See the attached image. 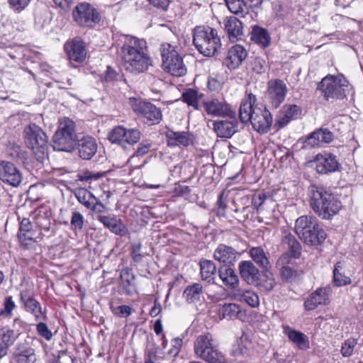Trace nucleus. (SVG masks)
I'll return each instance as SVG.
<instances>
[{"label": "nucleus", "instance_id": "obj_12", "mask_svg": "<svg viewBox=\"0 0 363 363\" xmlns=\"http://www.w3.org/2000/svg\"><path fill=\"white\" fill-rule=\"evenodd\" d=\"M140 135V131L138 129H127L123 126H117L109 133L108 140L113 143L120 145L123 148H127L128 145L137 143Z\"/></svg>", "mask_w": 363, "mask_h": 363}, {"label": "nucleus", "instance_id": "obj_18", "mask_svg": "<svg viewBox=\"0 0 363 363\" xmlns=\"http://www.w3.org/2000/svg\"><path fill=\"white\" fill-rule=\"evenodd\" d=\"M68 58L76 62H82L86 57V50L82 40L74 38L66 42L64 46Z\"/></svg>", "mask_w": 363, "mask_h": 363}, {"label": "nucleus", "instance_id": "obj_60", "mask_svg": "<svg viewBox=\"0 0 363 363\" xmlns=\"http://www.w3.org/2000/svg\"><path fill=\"white\" fill-rule=\"evenodd\" d=\"M284 109V111L287 113L292 120L296 118L301 113L300 108L294 104L286 105Z\"/></svg>", "mask_w": 363, "mask_h": 363}, {"label": "nucleus", "instance_id": "obj_25", "mask_svg": "<svg viewBox=\"0 0 363 363\" xmlns=\"http://www.w3.org/2000/svg\"><path fill=\"white\" fill-rule=\"evenodd\" d=\"M233 121L219 120L213 123V128L219 138H230L238 131L236 117Z\"/></svg>", "mask_w": 363, "mask_h": 363}, {"label": "nucleus", "instance_id": "obj_10", "mask_svg": "<svg viewBox=\"0 0 363 363\" xmlns=\"http://www.w3.org/2000/svg\"><path fill=\"white\" fill-rule=\"evenodd\" d=\"M74 21L80 26L92 28L101 20L99 13L88 3H80L73 10Z\"/></svg>", "mask_w": 363, "mask_h": 363}, {"label": "nucleus", "instance_id": "obj_1", "mask_svg": "<svg viewBox=\"0 0 363 363\" xmlns=\"http://www.w3.org/2000/svg\"><path fill=\"white\" fill-rule=\"evenodd\" d=\"M121 55L125 70L134 75L145 72L152 65L147 43L143 38L124 35Z\"/></svg>", "mask_w": 363, "mask_h": 363}, {"label": "nucleus", "instance_id": "obj_47", "mask_svg": "<svg viewBox=\"0 0 363 363\" xmlns=\"http://www.w3.org/2000/svg\"><path fill=\"white\" fill-rule=\"evenodd\" d=\"M287 335L289 339L297 345L300 349H306L308 347V340L303 333L295 330H290Z\"/></svg>", "mask_w": 363, "mask_h": 363}, {"label": "nucleus", "instance_id": "obj_29", "mask_svg": "<svg viewBox=\"0 0 363 363\" xmlns=\"http://www.w3.org/2000/svg\"><path fill=\"white\" fill-rule=\"evenodd\" d=\"M316 221L311 217L307 216H302L298 218L295 223V232L296 235L301 238L305 237L309 238V231L315 229L314 224Z\"/></svg>", "mask_w": 363, "mask_h": 363}, {"label": "nucleus", "instance_id": "obj_24", "mask_svg": "<svg viewBox=\"0 0 363 363\" xmlns=\"http://www.w3.org/2000/svg\"><path fill=\"white\" fill-rule=\"evenodd\" d=\"M242 279L248 284L257 285L259 272L251 261H241L238 265Z\"/></svg>", "mask_w": 363, "mask_h": 363}, {"label": "nucleus", "instance_id": "obj_55", "mask_svg": "<svg viewBox=\"0 0 363 363\" xmlns=\"http://www.w3.org/2000/svg\"><path fill=\"white\" fill-rule=\"evenodd\" d=\"M306 148H313L320 146L315 130L308 135L303 141Z\"/></svg>", "mask_w": 363, "mask_h": 363}, {"label": "nucleus", "instance_id": "obj_57", "mask_svg": "<svg viewBox=\"0 0 363 363\" xmlns=\"http://www.w3.org/2000/svg\"><path fill=\"white\" fill-rule=\"evenodd\" d=\"M15 307L12 296H7L4 302V308L0 311V315H10Z\"/></svg>", "mask_w": 363, "mask_h": 363}, {"label": "nucleus", "instance_id": "obj_31", "mask_svg": "<svg viewBox=\"0 0 363 363\" xmlns=\"http://www.w3.org/2000/svg\"><path fill=\"white\" fill-rule=\"evenodd\" d=\"M218 276L223 283L229 288L235 290L239 284V278L235 270L229 265L220 267L218 269Z\"/></svg>", "mask_w": 363, "mask_h": 363}, {"label": "nucleus", "instance_id": "obj_43", "mask_svg": "<svg viewBox=\"0 0 363 363\" xmlns=\"http://www.w3.org/2000/svg\"><path fill=\"white\" fill-rule=\"evenodd\" d=\"M17 337L14 331L8 327L0 329V344L6 346L7 350L14 343Z\"/></svg>", "mask_w": 363, "mask_h": 363}, {"label": "nucleus", "instance_id": "obj_34", "mask_svg": "<svg viewBox=\"0 0 363 363\" xmlns=\"http://www.w3.org/2000/svg\"><path fill=\"white\" fill-rule=\"evenodd\" d=\"M282 244L287 247L290 257L298 258L301 253V245L296 238L290 233L285 232L282 238Z\"/></svg>", "mask_w": 363, "mask_h": 363}, {"label": "nucleus", "instance_id": "obj_40", "mask_svg": "<svg viewBox=\"0 0 363 363\" xmlns=\"http://www.w3.org/2000/svg\"><path fill=\"white\" fill-rule=\"evenodd\" d=\"M203 94L199 93L194 89H189L182 94L183 101L192 106L194 109L200 108L199 101L202 99Z\"/></svg>", "mask_w": 363, "mask_h": 363}, {"label": "nucleus", "instance_id": "obj_45", "mask_svg": "<svg viewBox=\"0 0 363 363\" xmlns=\"http://www.w3.org/2000/svg\"><path fill=\"white\" fill-rule=\"evenodd\" d=\"M240 311V306L235 303H225L219 309V313L223 318L234 319Z\"/></svg>", "mask_w": 363, "mask_h": 363}, {"label": "nucleus", "instance_id": "obj_8", "mask_svg": "<svg viewBox=\"0 0 363 363\" xmlns=\"http://www.w3.org/2000/svg\"><path fill=\"white\" fill-rule=\"evenodd\" d=\"M163 69L173 76L180 77L186 74V68L182 57L175 48L169 43H164L160 47Z\"/></svg>", "mask_w": 363, "mask_h": 363}, {"label": "nucleus", "instance_id": "obj_26", "mask_svg": "<svg viewBox=\"0 0 363 363\" xmlns=\"http://www.w3.org/2000/svg\"><path fill=\"white\" fill-rule=\"evenodd\" d=\"M247 55V51L242 45H233L228 52L225 63L229 69L238 68L246 59Z\"/></svg>", "mask_w": 363, "mask_h": 363}, {"label": "nucleus", "instance_id": "obj_36", "mask_svg": "<svg viewBox=\"0 0 363 363\" xmlns=\"http://www.w3.org/2000/svg\"><path fill=\"white\" fill-rule=\"evenodd\" d=\"M73 193L78 202L87 209L89 210L90 208L94 207V203L97 198L88 189L78 187L74 189Z\"/></svg>", "mask_w": 363, "mask_h": 363}, {"label": "nucleus", "instance_id": "obj_39", "mask_svg": "<svg viewBox=\"0 0 363 363\" xmlns=\"http://www.w3.org/2000/svg\"><path fill=\"white\" fill-rule=\"evenodd\" d=\"M250 39L263 48H267L270 44V37L267 30L258 26L252 27Z\"/></svg>", "mask_w": 363, "mask_h": 363}, {"label": "nucleus", "instance_id": "obj_33", "mask_svg": "<svg viewBox=\"0 0 363 363\" xmlns=\"http://www.w3.org/2000/svg\"><path fill=\"white\" fill-rule=\"evenodd\" d=\"M249 255L261 269L267 271L271 267L269 257L262 247H251L249 250Z\"/></svg>", "mask_w": 363, "mask_h": 363}, {"label": "nucleus", "instance_id": "obj_13", "mask_svg": "<svg viewBox=\"0 0 363 363\" xmlns=\"http://www.w3.org/2000/svg\"><path fill=\"white\" fill-rule=\"evenodd\" d=\"M20 301L26 312L32 314L35 320L47 319L46 310L43 311L41 304L35 298L33 294L29 290H22L20 293Z\"/></svg>", "mask_w": 363, "mask_h": 363}, {"label": "nucleus", "instance_id": "obj_52", "mask_svg": "<svg viewBox=\"0 0 363 363\" xmlns=\"http://www.w3.org/2000/svg\"><path fill=\"white\" fill-rule=\"evenodd\" d=\"M70 224L73 230H82L84 224L82 214L78 211H74L72 215Z\"/></svg>", "mask_w": 363, "mask_h": 363}, {"label": "nucleus", "instance_id": "obj_56", "mask_svg": "<svg viewBox=\"0 0 363 363\" xmlns=\"http://www.w3.org/2000/svg\"><path fill=\"white\" fill-rule=\"evenodd\" d=\"M36 225L40 230L50 232L52 221L49 217L40 216L36 219Z\"/></svg>", "mask_w": 363, "mask_h": 363}, {"label": "nucleus", "instance_id": "obj_35", "mask_svg": "<svg viewBox=\"0 0 363 363\" xmlns=\"http://www.w3.org/2000/svg\"><path fill=\"white\" fill-rule=\"evenodd\" d=\"M315 229L309 231V239L305 237H301L300 239L308 245H318L322 244L326 238V233L325 230L320 228L316 222L315 224Z\"/></svg>", "mask_w": 363, "mask_h": 363}, {"label": "nucleus", "instance_id": "obj_20", "mask_svg": "<svg viewBox=\"0 0 363 363\" xmlns=\"http://www.w3.org/2000/svg\"><path fill=\"white\" fill-rule=\"evenodd\" d=\"M240 254L233 247L225 244H220L213 252V258L225 265H233Z\"/></svg>", "mask_w": 363, "mask_h": 363}, {"label": "nucleus", "instance_id": "obj_30", "mask_svg": "<svg viewBox=\"0 0 363 363\" xmlns=\"http://www.w3.org/2000/svg\"><path fill=\"white\" fill-rule=\"evenodd\" d=\"M203 294V286L200 283H194L185 288L183 296L187 303H196L204 298Z\"/></svg>", "mask_w": 363, "mask_h": 363}, {"label": "nucleus", "instance_id": "obj_54", "mask_svg": "<svg viewBox=\"0 0 363 363\" xmlns=\"http://www.w3.org/2000/svg\"><path fill=\"white\" fill-rule=\"evenodd\" d=\"M36 330L41 337H43L48 341H50L52 338V333L48 328L47 324L43 322H40L36 325Z\"/></svg>", "mask_w": 363, "mask_h": 363}, {"label": "nucleus", "instance_id": "obj_48", "mask_svg": "<svg viewBox=\"0 0 363 363\" xmlns=\"http://www.w3.org/2000/svg\"><path fill=\"white\" fill-rule=\"evenodd\" d=\"M18 238L22 245L28 246L32 242H37L38 239H41L42 233L33 228L22 235H18Z\"/></svg>", "mask_w": 363, "mask_h": 363}, {"label": "nucleus", "instance_id": "obj_6", "mask_svg": "<svg viewBox=\"0 0 363 363\" xmlns=\"http://www.w3.org/2000/svg\"><path fill=\"white\" fill-rule=\"evenodd\" d=\"M196 355L208 363H226L225 358L220 352L211 333L200 335L194 342Z\"/></svg>", "mask_w": 363, "mask_h": 363}, {"label": "nucleus", "instance_id": "obj_46", "mask_svg": "<svg viewBox=\"0 0 363 363\" xmlns=\"http://www.w3.org/2000/svg\"><path fill=\"white\" fill-rule=\"evenodd\" d=\"M342 269L341 262H337L333 270V281L337 286H342L351 283V279L341 273Z\"/></svg>", "mask_w": 363, "mask_h": 363}, {"label": "nucleus", "instance_id": "obj_9", "mask_svg": "<svg viewBox=\"0 0 363 363\" xmlns=\"http://www.w3.org/2000/svg\"><path fill=\"white\" fill-rule=\"evenodd\" d=\"M130 103L133 111L140 115L145 123L157 124L162 120L161 110L153 104L137 99H130Z\"/></svg>", "mask_w": 363, "mask_h": 363}, {"label": "nucleus", "instance_id": "obj_62", "mask_svg": "<svg viewBox=\"0 0 363 363\" xmlns=\"http://www.w3.org/2000/svg\"><path fill=\"white\" fill-rule=\"evenodd\" d=\"M142 245L140 243L133 244L131 249V256L135 262L142 261L143 255L140 253Z\"/></svg>", "mask_w": 363, "mask_h": 363}, {"label": "nucleus", "instance_id": "obj_14", "mask_svg": "<svg viewBox=\"0 0 363 363\" xmlns=\"http://www.w3.org/2000/svg\"><path fill=\"white\" fill-rule=\"evenodd\" d=\"M0 180L12 187L18 186L23 180V175L18 167L12 162L0 161Z\"/></svg>", "mask_w": 363, "mask_h": 363}, {"label": "nucleus", "instance_id": "obj_49", "mask_svg": "<svg viewBox=\"0 0 363 363\" xmlns=\"http://www.w3.org/2000/svg\"><path fill=\"white\" fill-rule=\"evenodd\" d=\"M250 67L257 74H263L267 69V63L265 57L254 56L250 60Z\"/></svg>", "mask_w": 363, "mask_h": 363}, {"label": "nucleus", "instance_id": "obj_22", "mask_svg": "<svg viewBox=\"0 0 363 363\" xmlns=\"http://www.w3.org/2000/svg\"><path fill=\"white\" fill-rule=\"evenodd\" d=\"M224 29L232 43L241 40L244 38L242 23L235 16H230L224 21Z\"/></svg>", "mask_w": 363, "mask_h": 363}, {"label": "nucleus", "instance_id": "obj_42", "mask_svg": "<svg viewBox=\"0 0 363 363\" xmlns=\"http://www.w3.org/2000/svg\"><path fill=\"white\" fill-rule=\"evenodd\" d=\"M15 357L18 363H34L37 359L35 350L31 347L20 350Z\"/></svg>", "mask_w": 363, "mask_h": 363}, {"label": "nucleus", "instance_id": "obj_17", "mask_svg": "<svg viewBox=\"0 0 363 363\" xmlns=\"http://www.w3.org/2000/svg\"><path fill=\"white\" fill-rule=\"evenodd\" d=\"M315 169L319 174H328L341 168L336 156L330 153L318 154L314 160Z\"/></svg>", "mask_w": 363, "mask_h": 363}, {"label": "nucleus", "instance_id": "obj_3", "mask_svg": "<svg viewBox=\"0 0 363 363\" xmlns=\"http://www.w3.org/2000/svg\"><path fill=\"white\" fill-rule=\"evenodd\" d=\"M23 138L26 146L30 149L36 160L43 164L48 158V137L43 129L35 123H30L23 130Z\"/></svg>", "mask_w": 363, "mask_h": 363}, {"label": "nucleus", "instance_id": "obj_16", "mask_svg": "<svg viewBox=\"0 0 363 363\" xmlns=\"http://www.w3.org/2000/svg\"><path fill=\"white\" fill-rule=\"evenodd\" d=\"M287 86L279 79H272L267 83V95L273 106L277 108L285 99Z\"/></svg>", "mask_w": 363, "mask_h": 363}, {"label": "nucleus", "instance_id": "obj_38", "mask_svg": "<svg viewBox=\"0 0 363 363\" xmlns=\"http://www.w3.org/2000/svg\"><path fill=\"white\" fill-rule=\"evenodd\" d=\"M169 145L175 146L182 145L188 146L191 142L190 136L187 132H175L168 130L166 133Z\"/></svg>", "mask_w": 363, "mask_h": 363}, {"label": "nucleus", "instance_id": "obj_19", "mask_svg": "<svg viewBox=\"0 0 363 363\" xmlns=\"http://www.w3.org/2000/svg\"><path fill=\"white\" fill-rule=\"evenodd\" d=\"M203 107L208 114L216 116H228L230 118H235L236 117L235 111L232 110L230 105L225 101L213 99L205 102Z\"/></svg>", "mask_w": 363, "mask_h": 363}, {"label": "nucleus", "instance_id": "obj_7", "mask_svg": "<svg viewBox=\"0 0 363 363\" xmlns=\"http://www.w3.org/2000/svg\"><path fill=\"white\" fill-rule=\"evenodd\" d=\"M348 81L343 75L325 77L318 84L317 89L326 100L342 99L347 96Z\"/></svg>", "mask_w": 363, "mask_h": 363}, {"label": "nucleus", "instance_id": "obj_4", "mask_svg": "<svg viewBox=\"0 0 363 363\" xmlns=\"http://www.w3.org/2000/svg\"><path fill=\"white\" fill-rule=\"evenodd\" d=\"M193 43L203 56L216 55L221 47L220 38L216 29L210 26H199L194 29Z\"/></svg>", "mask_w": 363, "mask_h": 363}, {"label": "nucleus", "instance_id": "obj_15", "mask_svg": "<svg viewBox=\"0 0 363 363\" xmlns=\"http://www.w3.org/2000/svg\"><path fill=\"white\" fill-rule=\"evenodd\" d=\"M250 123L253 128L259 133H267L272 124V116L266 108H255Z\"/></svg>", "mask_w": 363, "mask_h": 363}, {"label": "nucleus", "instance_id": "obj_2", "mask_svg": "<svg viewBox=\"0 0 363 363\" xmlns=\"http://www.w3.org/2000/svg\"><path fill=\"white\" fill-rule=\"evenodd\" d=\"M311 206L323 219H330L341 209L340 201L323 187L312 186L310 190Z\"/></svg>", "mask_w": 363, "mask_h": 363}, {"label": "nucleus", "instance_id": "obj_37", "mask_svg": "<svg viewBox=\"0 0 363 363\" xmlns=\"http://www.w3.org/2000/svg\"><path fill=\"white\" fill-rule=\"evenodd\" d=\"M199 266L201 279L208 283L213 282L216 272L214 262L208 259H201Z\"/></svg>", "mask_w": 363, "mask_h": 363}, {"label": "nucleus", "instance_id": "obj_59", "mask_svg": "<svg viewBox=\"0 0 363 363\" xmlns=\"http://www.w3.org/2000/svg\"><path fill=\"white\" fill-rule=\"evenodd\" d=\"M31 0H8V2L13 10L21 11L30 2Z\"/></svg>", "mask_w": 363, "mask_h": 363}, {"label": "nucleus", "instance_id": "obj_58", "mask_svg": "<svg viewBox=\"0 0 363 363\" xmlns=\"http://www.w3.org/2000/svg\"><path fill=\"white\" fill-rule=\"evenodd\" d=\"M132 308L127 305H121L115 308H112L113 314L118 317H128L132 313Z\"/></svg>", "mask_w": 363, "mask_h": 363}, {"label": "nucleus", "instance_id": "obj_23", "mask_svg": "<svg viewBox=\"0 0 363 363\" xmlns=\"http://www.w3.org/2000/svg\"><path fill=\"white\" fill-rule=\"evenodd\" d=\"M329 303V294L327 289L319 288L311 294L305 300L303 306L306 311H313L320 305H326Z\"/></svg>", "mask_w": 363, "mask_h": 363}, {"label": "nucleus", "instance_id": "obj_27", "mask_svg": "<svg viewBox=\"0 0 363 363\" xmlns=\"http://www.w3.org/2000/svg\"><path fill=\"white\" fill-rule=\"evenodd\" d=\"M97 220L101 223L104 227L109 229V230L120 236L125 235L128 230L125 225H123L121 219H118L116 216H104L99 215Z\"/></svg>", "mask_w": 363, "mask_h": 363}, {"label": "nucleus", "instance_id": "obj_50", "mask_svg": "<svg viewBox=\"0 0 363 363\" xmlns=\"http://www.w3.org/2000/svg\"><path fill=\"white\" fill-rule=\"evenodd\" d=\"M228 9L235 14L245 12L246 3L244 0H225Z\"/></svg>", "mask_w": 363, "mask_h": 363}, {"label": "nucleus", "instance_id": "obj_61", "mask_svg": "<svg viewBox=\"0 0 363 363\" xmlns=\"http://www.w3.org/2000/svg\"><path fill=\"white\" fill-rule=\"evenodd\" d=\"M291 120L292 119L291 117L284 111L277 117L275 126H277L278 129L282 128L286 126Z\"/></svg>", "mask_w": 363, "mask_h": 363}, {"label": "nucleus", "instance_id": "obj_53", "mask_svg": "<svg viewBox=\"0 0 363 363\" xmlns=\"http://www.w3.org/2000/svg\"><path fill=\"white\" fill-rule=\"evenodd\" d=\"M320 145L329 143L334 138L333 133L327 128H320L315 130Z\"/></svg>", "mask_w": 363, "mask_h": 363}, {"label": "nucleus", "instance_id": "obj_5", "mask_svg": "<svg viewBox=\"0 0 363 363\" xmlns=\"http://www.w3.org/2000/svg\"><path fill=\"white\" fill-rule=\"evenodd\" d=\"M77 140L75 123L69 118L61 119L53 136L54 149L71 152L75 149Z\"/></svg>", "mask_w": 363, "mask_h": 363}, {"label": "nucleus", "instance_id": "obj_64", "mask_svg": "<svg viewBox=\"0 0 363 363\" xmlns=\"http://www.w3.org/2000/svg\"><path fill=\"white\" fill-rule=\"evenodd\" d=\"M223 81L218 78L209 77L208 82V87L211 91L220 90L223 86Z\"/></svg>", "mask_w": 363, "mask_h": 363}, {"label": "nucleus", "instance_id": "obj_51", "mask_svg": "<svg viewBox=\"0 0 363 363\" xmlns=\"http://www.w3.org/2000/svg\"><path fill=\"white\" fill-rule=\"evenodd\" d=\"M357 345V341L354 338L346 340L342 345L340 352L345 357H350L352 354L354 347Z\"/></svg>", "mask_w": 363, "mask_h": 363}, {"label": "nucleus", "instance_id": "obj_44", "mask_svg": "<svg viewBox=\"0 0 363 363\" xmlns=\"http://www.w3.org/2000/svg\"><path fill=\"white\" fill-rule=\"evenodd\" d=\"M164 357V352L153 342H148L145 351V359L156 362Z\"/></svg>", "mask_w": 363, "mask_h": 363}, {"label": "nucleus", "instance_id": "obj_32", "mask_svg": "<svg viewBox=\"0 0 363 363\" xmlns=\"http://www.w3.org/2000/svg\"><path fill=\"white\" fill-rule=\"evenodd\" d=\"M255 101V96L250 94L248 95L247 100H243L241 102L239 110V117L242 123H247L252 118L251 116H252V113H254L255 108H256L253 106Z\"/></svg>", "mask_w": 363, "mask_h": 363}, {"label": "nucleus", "instance_id": "obj_21", "mask_svg": "<svg viewBox=\"0 0 363 363\" xmlns=\"http://www.w3.org/2000/svg\"><path fill=\"white\" fill-rule=\"evenodd\" d=\"M75 148L79 157L82 160H89L93 157L97 151V144L94 138L83 136L76 141Z\"/></svg>", "mask_w": 363, "mask_h": 363}, {"label": "nucleus", "instance_id": "obj_63", "mask_svg": "<svg viewBox=\"0 0 363 363\" xmlns=\"http://www.w3.org/2000/svg\"><path fill=\"white\" fill-rule=\"evenodd\" d=\"M118 77H119V73L117 72L111 66H108L106 71L104 73L105 81L107 82H111L113 81H116Z\"/></svg>", "mask_w": 363, "mask_h": 363}, {"label": "nucleus", "instance_id": "obj_11", "mask_svg": "<svg viewBox=\"0 0 363 363\" xmlns=\"http://www.w3.org/2000/svg\"><path fill=\"white\" fill-rule=\"evenodd\" d=\"M282 281L293 282L302 274V270L298 269L296 263L290 257L288 252L283 253L277 259L275 265Z\"/></svg>", "mask_w": 363, "mask_h": 363}, {"label": "nucleus", "instance_id": "obj_41", "mask_svg": "<svg viewBox=\"0 0 363 363\" xmlns=\"http://www.w3.org/2000/svg\"><path fill=\"white\" fill-rule=\"evenodd\" d=\"M150 147V143L147 142H142L140 144V146L138 147L137 150L129 158L128 163L134 169L140 168L143 167L145 164V162H143L140 164V165H137L135 164V160L139 159L140 157L146 155L149 152Z\"/></svg>", "mask_w": 363, "mask_h": 363}, {"label": "nucleus", "instance_id": "obj_28", "mask_svg": "<svg viewBox=\"0 0 363 363\" xmlns=\"http://www.w3.org/2000/svg\"><path fill=\"white\" fill-rule=\"evenodd\" d=\"M232 296L235 300L244 302L252 308H256L259 305L258 295L252 290L236 289L233 291Z\"/></svg>", "mask_w": 363, "mask_h": 363}]
</instances>
